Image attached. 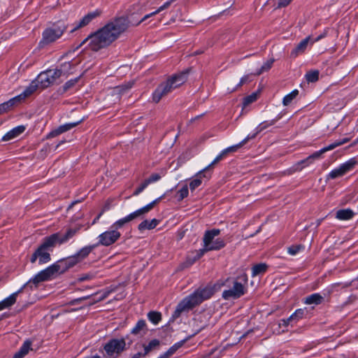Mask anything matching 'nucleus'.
I'll use <instances>...</instances> for the list:
<instances>
[{
	"instance_id": "nucleus-1",
	"label": "nucleus",
	"mask_w": 358,
	"mask_h": 358,
	"mask_svg": "<svg viewBox=\"0 0 358 358\" xmlns=\"http://www.w3.org/2000/svg\"><path fill=\"white\" fill-rule=\"evenodd\" d=\"M129 27L128 20L120 17L108 22L103 27L90 34L77 48L87 43V47L92 51H98L115 41Z\"/></svg>"
},
{
	"instance_id": "nucleus-2",
	"label": "nucleus",
	"mask_w": 358,
	"mask_h": 358,
	"mask_svg": "<svg viewBox=\"0 0 358 358\" xmlns=\"http://www.w3.org/2000/svg\"><path fill=\"white\" fill-rule=\"evenodd\" d=\"M78 231V229L69 228L63 235L60 234V233H55L45 237L43 239L42 243L36 250V252L38 257V264H43L49 262L51 259L50 251H51L56 245H62L67 243Z\"/></svg>"
},
{
	"instance_id": "nucleus-3",
	"label": "nucleus",
	"mask_w": 358,
	"mask_h": 358,
	"mask_svg": "<svg viewBox=\"0 0 358 358\" xmlns=\"http://www.w3.org/2000/svg\"><path fill=\"white\" fill-rule=\"evenodd\" d=\"M214 293V289L210 286L199 288L192 294L186 296L178 305L176 310L182 312L186 309H190L200 304L203 301L210 299Z\"/></svg>"
},
{
	"instance_id": "nucleus-4",
	"label": "nucleus",
	"mask_w": 358,
	"mask_h": 358,
	"mask_svg": "<svg viewBox=\"0 0 358 358\" xmlns=\"http://www.w3.org/2000/svg\"><path fill=\"white\" fill-rule=\"evenodd\" d=\"M187 80V74L180 73L170 77L165 82L162 83L153 92L152 101L158 103L163 96L167 95L176 88L182 85Z\"/></svg>"
},
{
	"instance_id": "nucleus-5",
	"label": "nucleus",
	"mask_w": 358,
	"mask_h": 358,
	"mask_svg": "<svg viewBox=\"0 0 358 358\" xmlns=\"http://www.w3.org/2000/svg\"><path fill=\"white\" fill-rule=\"evenodd\" d=\"M348 141V138H345L342 141H336L329 145L322 148L320 150H317L313 154L309 155L308 157H306L304 159H302L295 164L293 165L292 167V169L294 172L295 171H301L303 168L308 166L311 164L313 163V162L316 159H319L321 158V156L322 154L327 151H330L334 150V148L347 143Z\"/></svg>"
},
{
	"instance_id": "nucleus-6",
	"label": "nucleus",
	"mask_w": 358,
	"mask_h": 358,
	"mask_svg": "<svg viewBox=\"0 0 358 358\" xmlns=\"http://www.w3.org/2000/svg\"><path fill=\"white\" fill-rule=\"evenodd\" d=\"M70 62H65L61 66L60 69H48L41 72L36 78L40 87L42 89L47 88L52 85L59 78H60L67 68L71 67Z\"/></svg>"
},
{
	"instance_id": "nucleus-7",
	"label": "nucleus",
	"mask_w": 358,
	"mask_h": 358,
	"mask_svg": "<svg viewBox=\"0 0 358 358\" xmlns=\"http://www.w3.org/2000/svg\"><path fill=\"white\" fill-rule=\"evenodd\" d=\"M164 196V195L159 196V198L152 201V202H150V203L143 206V208H141L135 210L134 212L129 214L128 215L117 220L111 226L113 228H115L116 230L118 231V229L123 227V226L124 224H126L129 223V222L134 220V219H136L137 217L148 213L157 203H158L159 201H161V199Z\"/></svg>"
},
{
	"instance_id": "nucleus-8",
	"label": "nucleus",
	"mask_w": 358,
	"mask_h": 358,
	"mask_svg": "<svg viewBox=\"0 0 358 358\" xmlns=\"http://www.w3.org/2000/svg\"><path fill=\"white\" fill-rule=\"evenodd\" d=\"M66 30V26L64 22H58L50 27L46 28L42 34V40L40 43L47 45L59 39Z\"/></svg>"
},
{
	"instance_id": "nucleus-9",
	"label": "nucleus",
	"mask_w": 358,
	"mask_h": 358,
	"mask_svg": "<svg viewBox=\"0 0 358 358\" xmlns=\"http://www.w3.org/2000/svg\"><path fill=\"white\" fill-rule=\"evenodd\" d=\"M220 234V230L217 229H213L208 230L205 232L203 242V246L206 247V250H218L223 248L225 246V243L222 238H216L215 237Z\"/></svg>"
},
{
	"instance_id": "nucleus-10",
	"label": "nucleus",
	"mask_w": 358,
	"mask_h": 358,
	"mask_svg": "<svg viewBox=\"0 0 358 358\" xmlns=\"http://www.w3.org/2000/svg\"><path fill=\"white\" fill-rule=\"evenodd\" d=\"M280 117H281V116L280 115H278V116H276L274 119H273L271 120L264 121V122H262L261 124H259V127H257L258 131H257L256 132H254L252 134H249L239 143L232 145V146H230V147H228V148L224 149L223 151L224 152L226 155H227V153H229L230 152H236L239 148L244 145L250 140L255 138L259 131L268 128L270 126L275 124L277 122V121H278L280 119Z\"/></svg>"
},
{
	"instance_id": "nucleus-11",
	"label": "nucleus",
	"mask_w": 358,
	"mask_h": 358,
	"mask_svg": "<svg viewBox=\"0 0 358 358\" xmlns=\"http://www.w3.org/2000/svg\"><path fill=\"white\" fill-rule=\"evenodd\" d=\"M280 117H281V116L280 115H278V116H276L274 119H273L271 120L264 121V122H262L261 124H259V127H257L258 131H257L256 132H254L252 134H249L239 143L232 145V146H230V147H228V148L224 149L223 151L224 152L226 155H227V153H229L230 152H236L239 148L244 145L250 140L255 138L259 131L268 128L270 126L275 124L277 122V121H278L280 119Z\"/></svg>"
},
{
	"instance_id": "nucleus-12",
	"label": "nucleus",
	"mask_w": 358,
	"mask_h": 358,
	"mask_svg": "<svg viewBox=\"0 0 358 358\" xmlns=\"http://www.w3.org/2000/svg\"><path fill=\"white\" fill-rule=\"evenodd\" d=\"M126 345L125 338H113L104 345L103 349L108 357L116 358L126 350Z\"/></svg>"
},
{
	"instance_id": "nucleus-13",
	"label": "nucleus",
	"mask_w": 358,
	"mask_h": 358,
	"mask_svg": "<svg viewBox=\"0 0 358 358\" xmlns=\"http://www.w3.org/2000/svg\"><path fill=\"white\" fill-rule=\"evenodd\" d=\"M357 164V162L355 158L350 159L331 170L327 176V180H333L344 176L348 172L352 171Z\"/></svg>"
},
{
	"instance_id": "nucleus-14",
	"label": "nucleus",
	"mask_w": 358,
	"mask_h": 358,
	"mask_svg": "<svg viewBox=\"0 0 358 358\" xmlns=\"http://www.w3.org/2000/svg\"><path fill=\"white\" fill-rule=\"evenodd\" d=\"M120 236L121 233L111 226L108 230L99 235L98 242L96 245H97V246H110L119 240Z\"/></svg>"
},
{
	"instance_id": "nucleus-15",
	"label": "nucleus",
	"mask_w": 358,
	"mask_h": 358,
	"mask_svg": "<svg viewBox=\"0 0 358 358\" xmlns=\"http://www.w3.org/2000/svg\"><path fill=\"white\" fill-rule=\"evenodd\" d=\"M38 87H40V85L37 80L35 79L29 84L28 87L25 88V90L21 94L11 98L7 101L13 108L23 101L27 97L33 94Z\"/></svg>"
},
{
	"instance_id": "nucleus-16",
	"label": "nucleus",
	"mask_w": 358,
	"mask_h": 358,
	"mask_svg": "<svg viewBox=\"0 0 358 358\" xmlns=\"http://www.w3.org/2000/svg\"><path fill=\"white\" fill-rule=\"evenodd\" d=\"M245 294V287L242 282L237 280L233 282V286L222 292V297L225 300L236 299Z\"/></svg>"
},
{
	"instance_id": "nucleus-17",
	"label": "nucleus",
	"mask_w": 358,
	"mask_h": 358,
	"mask_svg": "<svg viewBox=\"0 0 358 358\" xmlns=\"http://www.w3.org/2000/svg\"><path fill=\"white\" fill-rule=\"evenodd\" d=\"M55 274L57 273L52 264L29 279V282L33 284L36 287L40 282L50 280Z\"/></svg>"
},
{
	"instance_id": "nucleus-18",
	"label": "nucleus",
	"mask_w": 358,
	"mask_h": 358,
	"mask_svg": "<svg viewBox=\"0 0 358 358\" xmlns=\"http://www.w3.org/2000/svg\"><path fill=\"white\" fill-rule=\"evenodd\" d=\"M78 259L74 255L62 259L52 264V266L57 273H63L69 268L73 267L78 264Z\"/></svg>"
},
{
	"instance_id": "nucleus-19",
	"label": "nucleus",
	"mask_w": 358,
	"mask_h": 358,
	"mask_svg": "<svg viewBox=\"0 0 358 358\" xmlns=\"http://www.w3.org/2000/svg\"><path fill=\"white\" fill-rule=\"evenodd\" d=\"M325 36V34H320L316 38L312 39L310 36H307L304 39H303L294 49H293L291 52V56L293 57H297L299 55L304 52L306 49L308 47V43L310 42L311 44L314 43L316 41H320L322 38Z\"/></svg>"
},
{
	"instance_id": "nucleus-20",
	"label": "nucleus",
	"mask_w": 358,
	"mask_h": 358,
	"mask_svg": "<svg viewBox=\"0 0 358 358\" xmlns=\"http://www.w3.org/2000/svg\"><path fill=\"white\" fill-rule=\"evenodd\" d=\"M101 10L100 9H96L92 12L88 13L85 15L76 25V27L71 30V32L75 30L88 25L93 20L99 17L101 15Z\"/></svg>"
},
{
	"instance_id": "nucleus-21",
	"label": "nucleus",
	"mask_w": 358,
	"mask_h": 358,
	"mask_svg": "<svg viewBox=\"0 0 358 358\" xmlns=\"http://www.w3.org/2000/svg\"><path fill=\"white\" fill-rule=\"evenodd\" d=\"M210 177V174L208 173L206 171H203L202 169L201 171H199L195 176L194 177L193 180L189 182V188L192 192L195 190L197 187H199L201 183H202V178H207L208 179Z\"/></svg>"
},
{
	"instance_id": "nucleus-22",
	"label": "nucleus",
	"mask_w": 358,
	"mask_h": 358,
	"mask_svg": "<svg viewBox=\"0 0 358 358\" xmlns=\"http://www.w3.org/2000/svg\"><path fill=\"white\" fill-rule=\"evenodd\" d=\"M80 122H81V120L75 122L66 123L64 124L60 125L57 129L51 131L48 134V137L53 138V137H55L59 134H62L67 131H69L71 129L76 127Z\"/></svg>"
},
{
	"instance_id": "nucleus-23",
	"label": "nucleus",
	"mask_w": 358,
	"mask_h": 358,
	"mask_svg": "<svg viewBox=\"0 0 358 358\" xmlns=\"http://www.w3.org/2000/svg\"><path fill=\"white\" fill-rule=\"evenodd\" d=\"M25 127L23 125L17 126L8 132H7L2 138L3 141H7L17 138L25 131Z\"/></svg>"
},
{
	"instance_id": "nucleus-24",
	"label": "nucleus",
	"mask_w": 358,
	"mask_h": 358,
	"mask_svg": "<svg viewBox=\"0 0 358 358\" xmlns=\"http://www.w3.org/2000/svg\"><path fill=\"white\" fill-rule=\"evenodd\" d=\"M147 332L146 323L144 320H140L137 322L135 327L131 330V334L138 336H143Z\"/></svg>"
},
{
	"instance_id": "nucleus-25",
	"label": "nucleus",
	"mask_w": 358,
	"mask_h": 358,
	"mask_svg": "<svg viewBox=\"0 0 358 358\" xmlns=\"http://www.w3.org/2000/svg\"><path fill=\"white\" fill-rule=\"evenodd\" d=\"M96 246L97 245L94 244L82 248L77 253L74 255V257H76L78 259V262H80L85 259Z\"/></svg>"
},
{
	"instance_id": "nucleus-26",
	"label": "nucleus",
	"mask_w": 358,
	"mask_h": 358,
	"mask_svg": "<svg viewBox=\"0 0 358 358\" xmlns=\"http://www.w3.org/2000/svg\"><path fill=\"white\" fill-rule=\"evenodd\" d=\"M324 298L319 293H314L310 295H308L303 299V303L308 305H319L320 304Z\"/></svg>"
},
{
	"instance_id": "nucleus-27",
	"label": "nucleus",
	"mask_w": 358,
	"mask_h": 358,
	"mask_svg": "<svg viewBox=\"0 0 358 358\" xmlns=\"http://www.w3.org/2000/svg\"><path fill=\"white\" fill-rule=\"evenodd\" d=\"M16 294H11L0 301V311L10 308L16 302Z\"/></svg>"
},
{
	"instance_id": "nucleus-28",
	"label": "nucleus",
	"mask_w": 358,
	"mask_h": 358,
	"mask_svg": "<svg viewBox=\"0 0 358 358\" xmlns=\"http://www.w3.org/2000/svg\"><path fill=\"white\" fill-rule=\"evenodd\" d=\"M158 224H159V220L155 218H154L151 220H145L139 224L138 228L140 231H143L145 229L150 230V229H155L158 225Z\"/></svg>"
},
{
	"instance_id": "nucleus-29",
	"label": "nucleus",
	"mask_w": 358,
	"mask_h": 358,
	"mask_svg": "<svg viewBox=\"0 0 358 358\" xmlns=\"http://www.w3.org/2000/svg\"><path fill=\"white\" fill-rule=\"evenodd\" d=\"M354 215V212L349 208L341 209L336 212V217L340 220H348L352 219Z\"/></svg>"
},
{
	"instance_id": "nucleus-30",
	"label": "nucleus",
	"mask_w": 358,
	"mask_h": 358,
	"mask_svg": "<svg viewBox=\"0 0 358 358\" xmlns=\"http://www.w3.org/2000/svg\"><path fill=\"white\" fill-rule=\"evenodd\" d=\"M173 1V0H170V1H168L166 2H165L162 6H161L158 9H157L155 11L151 13H149L148 15H145L138 23L137 24H140L141 22L145 21V20H147L148 18L159 13V12L168 8L170 5L171 4V3Z\"/></svg>"
},
{
	"instance_id": "nucleus-31",
	"label": "nucleus",
	"mask_w": 358,
	"mask_h": 358,
	"mask_svg": "<svg viewBox=\"0 0 358 358\" xmlns=\"http://www.w3.org/2000/svg\"><path fill=\"white\" fill-rule=\"evenodd\" d=\"M268 266L265 263L255 264L252 268V276L255 277L259 274L264 273L267 270Z\"/></svg>"
},
{
	"instance_id": "nucleus-32",
	"label": "nucleus",
	"mask_w": 358,
	"mask_h": 358,
	"mask_svg": "<svg viewBox=\"0 0 358 358\" xmlns=\"http://www.w3.org/2000/svg\"><path fill=\"white\" fill-rule=\"evenodd\" d=\"M160 342L158 339H153L148 345H143L144 354H149L151 351L159 348Z\"/></svg>"
},
{
	"instance_id": "nucleus-33",
	"label": "nucleus",
	"mask_w": 358,
	"mask_h": 358,
	"mask_svg": "<svg viewBox=\"0 0 358 358\" xmlns=\"http://www.w3.org/2000/svg\"><path fill=\"white\" fill-rule=\"evenodd\" d=\"M148 320L154 324H157L162 320V314L157 311H150L148 313Z\"/></svg>"
},
{
	"instance_id": "nucleus-34",
	"label": "nucleus",
	"mask_w": 358,
	"mask_h": 358,
	"mask_svg": "<svg viewBox=\"0 0 358 358\" xmlns=\"http://www.w3.org/2000/svg\"><path fill=\"white\" fill-rule=\"evenodd\" d=\"M299 91L294 90L288 94L285 95L282 99V103L284 106H288L298 95Z\"/></svg>"
},
{
	"instance_id": "nucleus-35",
	"label": "nucleus",
	"mask_w": 358,
	"mask_h": 358,
	"mask_svg": "<svg viewBox=\"0 0 358 358\" xmlns=\"http://www.w3.org/2000/svg\"><path fill=\"white\" fill-rule=\"evenodd\" d=\"M32 342L30 340H26L22 345L20 347L19 350V352H20L21 355L25 356L29 353L30 350H32L31 348Z\"/></svg>"
},
{
	"instance_id": "nucleus-36",
	"label": "nucleus",
	"mask_w": 358,
	"mask_h": 358,
	"mask_svg": "<svg viewBox=\"0 0 358 358\" xmlns=\"http://www.w3.org/2000/svg\"><path fill=\"white\" fill-rule=\"evenodd\" d=\"M305 77L308 83H315L319 78V71L317 70L308 71L306 73Z\"/></svg>"
},
{
	"instance_id": "nucleus-37",
	"label": "nucleus",
	"mask_w": 358,
	"mask_h": 358,
	"mask_svg": "<svg viewBox=\"0 0 358 358\" xmlns=\"http://www.w3.org/2000/svg\"><path fill=\"white\" fill-rule=\"evenodd\" d=\"M182 345L180 343H176L171 346L166 352L160 356V358H169L173 355L176 350Z\"/></svg>"
},
{
	"instance_id": "nucleus-38",
	"label": "nucleus",
	"mask_w": 358,
	"mask_h": 358,
	"mask_svg": "<svg viewBox=\"0 0 358 358\" xmlns=\"http://www.w3.org/2000/svg\"><path fill=\"white\" fill-rule=\"evenodd\" d=\"M275 59L271 58L267 60L264 64L262 66L261 69L257 72V75H260L261 73L268 71L273 66Z\"/></svg>"
},
{
	"instance_id": "nucleus-39",
	"label": "nucleus",
	"mask_w": 358,
	"mask_h": 358,
	"mask_svg": "<svg viewBox=\"0 0 358 358\" xmlns=\"http://www.w3.org/2000/svg\"><path fill=\"white\" fill-rule=\"evenodd\" d=\"M304 250V246L302 245H294L288 248L287 252L291 255H296L300 251Z\"/></svg>"
},
{
	"instance_id": "nucleus-40",
	"label": "nucleus",
	"mask_w": 358,
	"mask_h": 358,
	"mask_svg": "<svg viewBox=\"0 0 358 358\" xmlns=\"http://www.w3.org/2000/svg\"><path fill=\"white\" fill-rule=\"evenodd\" d=\"M304 310L299 308L295 310L294 313H292L289 317V320H292L293 321H298L299 320L301 319L304 315Z\"/></svg>"
},
{
	"instance_id": "nucleus-41",
	"label": "nucleus",
	"mask_w": 358,
	"mask_h": 358,
	"mask_svg": "<svg viewBox=\"0 0 358 358\" xmlns=\"http://www.w3.org/2000/svg\"><path fill=\"white\" fill-rule=\"evenodd\" d=\"M79 77L68 80L62 87V92H66L73 87L78 81Z\"/></svg>"
},
{
	"instance_id": "nucleus-42",
	"label": "nucleus",
	"mask_w": 358,
	"mask_h": 358,
	"mask_svg": "<svg viewBox=\"0 0 358 358\" xmlns=\"http://www.w3.org/2000/svg\"><path fill=\"white\" fill-rule=\"evenodd\" d=\"M189 191L187 185H184L180 189L178 192V200L182 201L185 198L188 196Z\"/></svg>"
},
{
	"instance_id": "nucleus-43",
	"label": "nucleus",
	"mask_w": 358,
	"mask_h": 358,
	"mask_svg": "<svg viewBox=\"0 0 358 358\" xmlns=\"http://www.w3.org/2000/svg\"><path fill=\"white\" fill-rule=\"evenodd\" d=\"M226 156V154L224 153V152L222 150L215 159L214 160L208 165L206 167H205L203 169V171H208V169L213 166L214 164H215L216 163H217L218 162H220V160H222L224 157Z\"/></svg>"
},
{
	"instance_id": "nucleus-44",
	"label": "nucleus",
	"mask_w": 358,
	"mask_h": 358,
	"mask_svg": "<svg viewBox=\"0 0 358 358\" xmlns=\"http://www.w3.org/2000/svg\"><path fill=\"white\" fill-rule=\"evenodd\" d=\"M162 176L159 173H152L148 178L145 180L148 185L157 182L162 178Z\"/></svg>"
},
{
	"instance_id": "nucleus-45",
	"label": "nucleus",
	"mask_w": 358,
	"mask_h": 358,
	"mask_svg": "<svg viewBox=\"0 0 358 358\" xmlns=\"http://www.w3.org/2000/svg\"><path fill=\"white\" fill-rule=\"evenodd\" d=\"M257 95L256 93H253L249 96H247L244 98V104L248 105L250 103H252V102L255 101L257 100Z\"/></svg>"
},
{
	"instance_id": "nucleus-46",
	"label": "nucleus",
	"mask_w": 358,
	"mask_h": 358,
	"mask_svg": "<svg viewBox=\"0 0 358 358\" xmlns=\"http://www.w3.org/2000/svg\"><path fill=\"white\" fill-rule=\"evenodd\" d=\"M148 186V184L145 181V180L141 184V185L136 189V190L134 192V195L137 196L140 193H141Z\"/></svg>"
},
{
	"instance_id": "nucleus-47",
	"label": "nucleus",
	"mask_w": 358,
	"mask_h": 358,
	"mask_svg": "<svg viewBox=\"0 0 358 358\" xmlns=\"http://www.w3.org/2000/svg\"><path fill=\"white\" fill-rule=\"evenodd\" d=\"M94 278V275L93 273H84L80 275L78 280L80 282L87 281L93 279Z\"/></svg>"
},
{
	"instance_id": "nucleus-48",
	"label": "nucleus",
	"mask_w": 358,
	"mask_h": 358,
	"mask_svg": "<svg viewBox=\"0 0 358 358\" xmlns=\"http://www.w3.org/2000/svg\"><path fill=\"white\" fill-rule=\"evenodd\" d=\"M12 107L8 101H5L0 104V114L10 110Z\"/></svg>"
},
{
	"instance_id": "nucleus-49",
	"label": "nucleus",
	"mask_w": 358,
	"mask_h": 358,
	"mask_svg": "<svg viewBox=\"0 0 358 358\" xmlns=\"http://www.w3.org/2000/svg\"><path fill=\"white\" fill-rule=\"evenodd\" d=\"M208 251H210V250H206V247H204L203 245V248L199 249V250L196 251V255L194 257V259H200L205 254V252H206Z\"/></svg>"
},
{
	"instance_id": "nucleus-50",
	"label": "nucleus",
	"mask_w": 358,
	"mask_h": 358,
	"mask_svg": "<svg viewBox=\"0 0 358 358\" xmlns=\"http://www.w3.org/2000/svg\"><path fill=\"white\" fill-rule=\"evenodd\" d=\"M30 286L31 289H32L31 284L29 282H26L24 285H23L17 292H14L13 294H16V298L17 297L18 294L22 292V290L27 287Z\"/></svg>"
},
{
	"instance_id": "nucleus-51",
	"label": "nucleus",
	"mask_w": 358,
	"mask_h": 358,
	"mask_svg": "<svg viewBox=\"0 0 358 358\" xmlns=\"http://www.w3.org/2000/svg\"><path fill=\"white\" fill-rule=\"evenodd\" d=\"M292 1V0H278V8H281V7H285L287 6L290 2Z\"/></svg>"
},
{
	"instance_id": "nucleus-52",
	"label": "nucleus",
	"mask_w": 358,
	"mask_h": 358,
	"mask_svg": "<svg viewBox=\"0 0 358 358\" xmlns=\"http://www.w3.org/2000/svg\"><path fill=\"white\" fill-rule=\"evenodd\" d=\"M292 320H289V317L287 319H282L280 321L279 325H283L285 327H287L289 324V322H292Z\"/></svg>"
},
{
	"instance_id": "nucleus-53",
	"label": "nucleus",
	"mask_w": 358,
	"mask_h": 358,
	"mask_svg": "<svg viewBox=\"0 0 358 358\" xmlns=\"http://www.w3.org/2000/svg\"><path fill=\"white\" fill-rule=\"evenodd\" d=\"M248 76H245L242 77L240 80V82L237 85L236 87H238L241 86L242 85H243L244 83H245L248 81Z\"/></svg>"
},
{
	"instance_id": "nucleus-54",
	"label": "nucleus",
	"mask_w": 358,
	"mask_h": 358,
	"mask_svg": "<svg viewBox=\"0 0 358 358\" xmlns=\"http://www.w3.org/2000/svg\"><path fill=\"white\" fill-rule=\"evenodd\" d=\"M145 355H147L144 354V352H138L137 353L134 354L132 355L131 358H140V357H145Z\"/></svg>"
},
{
	"instance_id": "nucleus-55",
	"label": "nucleus",
	"mask_w": 358,
	"mask_h": 358,
	"mask_svg": "<svg viewBox=\"0 0 358 358\" xmlns=\"http://www.w3.org/2000/svg\"><path fill=\"white\" fill-rule=\"evenodd\" d=\"M37 259H38V257L36 252V251L32 254L30 261L31 263H34Z\"/></svg>"
},
{
	"instance_id": "nucleus-56",
	"label": "nucleus",
	"mask_w": 358,
	"mask_h": 358,
	"mask_svg": "<svg viewBox=\"0 0 358 358\" xmlns=\"http://www.w3.org/2000/svg\"><path fill=\"white\" fill-rule=\"evenodd\" d=\"M88 298H89V296L75 299L74 301L71 302V304H75V303H78V302H79V301H80L82 300L87 299Z\"/></svg>"
},
{
	"instance_id": "nucleus-57",
	"label": "nucleus",
	"mask_w": 358,
	"mask_h": 358,
	"mask_svg": "<svg viewBox=\"0 0 358 358\" xmlns=\"http://www.w3.org/2000/svg\"><path fill=\"white\" fill-rule=\"evenodd\" d=\"M132 85H133V83H128L127 85H122L120 87L122 88L123 90H128L132 87Z\"/></svg>"
},
{
	"instance_id": "nucleus-58",
	"label": "nucleus",
	"mask_w": 358,
	"mask_h": 358,
	"mask_svg": "<svg viewBox=\"0 0 358 358\" xmlns=\"http://www.w3.org/2000/svg\"><path fill=\"white\" fill-rule=\"evenodd\" d=\"M242 281L244 282V283H247L248 282V276L245 273H243L241 277Z\"/></svg>"
},
{
	"instance_id": "nucleus-59",
	"label": "nucleus",
	"mask_w": 358,
	"mask_h": 358,
	"mask_svg": "<svg viewBox=\"0 0 358 358\" xmlns=\"http://www.w3.org/2000/svg\"><path fill=\"white\" fill-rule=\"evenodd\" d=\"M24 357V356L21 355L20 352H17L15 353V355H14V357L13 358H22Z\"/></svg>"
},
{
	"instance_id": "nucleus-60",
	"label": "nucleus",
	"mask_w": 358,
	"mask_h": 358,
	"mask_svg": "<svg viewBox=\"0 0 358 358\" xmlns=\"http://www.w3.org/2000/svg\"><path fill=\"white\" fill-rule=\"evenodd\" d=\"M24 357V356L21 355L20 352H17L15 353V355H14V357L13 358H22Z\"/></svg>"
},
{
	"instance_id": "nucleus-61",
	"label": "nucleus",
	"mask_w": 358,
	"mask_h": 358,
	"mask_svg": "<svg viewBox=\"0 0 358 358\" xmlns=\"http://www.w3.org/2000/svg\"><path fill=\"white\" fill-rule=\"evenodd\" d=\"M101 217V214H99V215L95 218V220H94V222H93V224H94V223L96 222V220H98L99 219V217Z\"/></svg>"
},
{
	"instance_id": "nucleus-62",
	"label": "nucleus",
	"mask_w": 358,
	"mask_h": 358,
	"mask_svg": "<svg viewBox=\"0 0 358 358\" xmlns=\"http://www.w3.org/2000/svg\"><path fill=\"white\" fill-rule=\"evenodd\" d=\"M158 358H160V357H158Z\"/></svg>"
}]
</instances>
